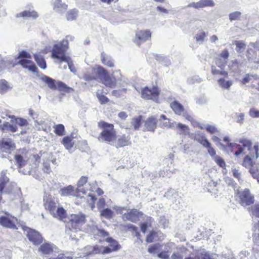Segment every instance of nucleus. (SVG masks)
I'll use <instances>...</instances> for the list:
<instances>
[{"mask_svg": "<svg viewBox=\"0 0 259 259\" xmlns=\"http://www.w3.org/2000/svg\"><path fill=\"white\" fill-rule=\"evenodd\" d=\"M67 49V40H64L60 42L55 44L52 50V57L58 59L60 64L63 62L67 63L70 71L75 72L76 69L71 58L65 55Z\"/></svg>", "mask_w": 259, "mask_h": 259, "instance_id": "obj_1", "label": "nucleus"}, {"mask_svg": "<svg viewBox=\"0 0 259 259\" xmlns=\"http://www.w3.org/2000/svg\"><path fill=\"white\" fill-rule=\"evenodd\" d=\"M98 126L103 128L99 136L100 141L109 142L115 140L116 134L112 124L101 121L98 123Z\"/></svg>", "mask_w": 259, "mask_h": 259, "instance_id": "obj_2", "label": "nucleus"}, {"mask_svg": "<svg viewBox=\"0 0 259 259\" xmlns=\"http://www.w3.org/2000/svg\"><path fill=\"white\" fill-rule=\"evenodd\" d=\"M41 79L45 83H46L51 89L56 90L57 89V85L55 82V80L52 78L44 75L41 78ZM56 84L58 87V89L59 91L64 92L66 93H70L74 91V90L72 88L68 87L65 83L62 81H57L56 82Z\"/></svg>", "mask_w": 259, "mask_h": 259, "instance_id": "obj_3", "label": "nucleus"}, {"mask_svg": "<svg viewBox=\"0 0 259 259\" xmlns=\"http://www.w3.org/2000/svg\"><path fill=\"white\" fill-rule=\"evenodd\" d=\"M95 73L99 76L102 82L106 87L114 88L116 84V79L109 75L107 71L101 66L94 68Z\"/></svg>", "mask_w": 259, "mask_h": 259, "instance_id": "obj_4", "label": "nucleus"}, {"mask_svg": "<svg viewBox=\"0 0 259 259\" xmlns=\"http://www.w3.org/2000/svg\"><path fill=\"white\" fill-rule=\"evenodd\" d=\"M98 235L102 237H107L105 239V241L109 243L108 246L105 247V253L107 254L110 253L112 252L116 251L120 249L121 246L119 245L118 242L113 239L112 237H108L109 234L107 232L102 229H98Z\"/></svg>", "mask_w": 259, "mask_h": 259, "instance_id": "obj_5", "label": "nucleus"}, {"mask_svg": "<svg viewBox=\"0 0 259 259\" xmlns=\"http://www.w3.org/2000/svg\"><path fill=\"white\" fill-rule=\"evenodd\" d=\"M227 63V61L222 60L221 58H216L214 61V64L211 65V71L213 75H221L225 77H228V72L224 70Z\"/></svg>", "mask_w": 259, "mask_h": 259, "instance_id": "obj_6", "label": "nucleus"}, {"mask_svg": "<svg viewBox=\"0 0 259 259\" xmlns=\"http://www.w3.org/2000/svg\"><path fill=\"white\" fill-rule=\"evenodd\" d=\"M15 149V144L10 138H4L0 141V158H7Z\"/></svg>", "mask_w": 259, "mask_h": 259, "instance_id": "obj_7", "label": "nucleus"}, {"mask_svg": "<svg viewBox=\"0 0 259 259\" xmlns=\"http://www.w3.org/2000/svg\"><path fill=\"white\" fill-rule=\"evenodd\" d=\"M141 97L146 100H152L157 102L159 95V90L157 87H153L150 89L145 87L141 90Z\"/></svg>", "mask_w": 259, "mask_h": 259, "instance_id": "obj_8", "label": "nucleus"}, {"mask_svg": "<svg viewBox=\"0 0 259 259\" xmlns=\"http://www.w3.org/2000/svg\"><path fill=\"white\" fill-rule=\"evenodd\" d=\"M23 228L25 231H27L26 236L29 240L34 245H38L42 243L44 238L38 231L31 228Z\"/></svg>", "mask_w": 259, "mask_h": 259, "instance_id": "obj_9", "label": "nucleus"}, {"mask_svg": "<svg viewBox=\"0 0 259 259\" xmlns=\"http://www.w3.org/2000/svg\"><path fill=\"white\" fill-rule=\"evenodd\" d=\"M238 194L241 205L246 206L253 203L254 197L248 189L246 188L243 191L238 192Z\"/></svg>", "mask_w": 259, "mask_h": 259, "instance_id": "obj_10", "label": "nucleus"}, {"mask_svg": "<svg viewBox=\"0 0 259 259\" xmlns=\"http://www.w3.org/2000/svg\"><path fill=\"white\" fill-rule=\"evenodd\" d=\"M144 214L137 209H128L127 212L122 215L123 220L128 221L133 223H137L143 217Z\"/></svg>", "mask_w": 259, "mask_h": 259, "instance_id": "obj_11", "label": "nucleus"}, {"mask_svg": "<svg viewBox=\"0 0 259 259\" xmlns=\"http://www.w3.org/2000/svg\"><path fill=\"white\" fill-rule=\"evenodd\" d=\"M170 106L176 114L182 116L188 120L192 119V117L188 113L184 106L178 101L171 102Z\"/></svg>", "mask_w": 259, "mask_h": 259, "instance_id": "obj_12", "label": "nucleus"}, {"mask_svg": "<svg viewBox=\"0 0 259 259\" xmlns=\"http://www.w3.org/2000/svg\"><path fill=\"white\" fill-rule=\"evenodd\" d=\"M85 223V215L82 212L77 214H71L68 216L66 223L71 225H83Z\"/></svg>", "mask_w": 259, "mask_h": 259, "instance_id": "obj_13", "label": "nucleus"}, {"mask_svg": "<svg viewBox=\"0 0 259 259\" xmlns=\"http://www.w3.org/2000/svg\"><path fill=\"white\" fill-rule=\"evenodd\" d=\"M151 36V33L149 30H143L138 31L136 33L135 42L137 45H140L141 44L150 39Z\"/></svg>", "mask_w": 259, "mask_h": 259, "instance_id": "obj_14", "label": "nucleus"}, {"mask_svg": "<svg viewBox=\"0 0 259 259\" xmlns=\"http://www.w3.org/2000/svg\"><path fill=\"white\" fill-rule=\"evenodd\" d=\"M7 216L0 217V225L3 227H16L18 224V219L12 215L9 216L6 213Z\"/></svg>", "mask_w": 259, "mask_h": 259, "instance_id": "obj_15", "label": "nucleus"}, {"mask_svg": "<svg viewBox=\"0 0 259 259\" xmlns=\"http://www.w3.org/2000/svg\"><path fill=\"white\" fill-rule=\"evenodd\" d=\"M215 4L213 0H200L195 3H191L187 5L186 8H194L195 9H200L206 7H213Z\"/></svg>", "mask_w": 259, "mask_h": 259, "instance_id": "obj_16", "label": "nucleus"}, {"mask_svg": "<svg viewBox=\"0 0 259 259\" xmlns=\"http://www.w3.org/2000/svg\"><path fill=\"white\" fill-rule=\"evenodd\" d=\"M18 130L17 126L14 123L13 119H11L10 122L5 121L2 124H0V131L3 133L10 132L12 133L16 132Z\"/></svg>", "mask_w": 259, "mask_h": 259, "instance_id": "obj_17", "label": "nucleus"}, {"mask_svg": "<svg viewBox=\"0 0 259 259\" xmlns=\"http://www.w3.org/2000/svg\"><path fill=\"white\" fill-rule=\"evenodd\" d=\"M167 199H169L172 203H176L178 202V203L180 202L181 199V196L177 191L173 189H169L164 195Z\"/></svg>", "mask_w": 259, "mask_h": 259, "instance_id": "obj_18", "label": "nucleus"}, {"mask_svg": "<svg viewBox=\"0 0 259 259\" xmlns=\"http://www.w3.org/2000/svg\"><path fill=\"white\" fill-rule=\"evenodd\" d=\"M18 64L21 65L23 68L27 69L29 71L35 73L37 72V68L34 63L29 60L21 59L18 62Z\"/></svg>", "mask_w": 259, "mask_h": 259, "instance_id": "obj_19", "label": "nucleus"}, {"mask_svg": "<svg viewBox=\"0 0 259 259\" xmlns=\"http://www.w3.org/2000/svg\"><path fill=\"white\" fill-rule=\"evenodd\" d=\"M53 217L67 223L68 216L67 215L66 210L62 206L58 207L52 214Z\"/></svg>", "mask_w": 259, "mask_h": 259, "instance_id": "obj_20", "label": "nucleus"}, {"mask_svg": "<svg viewBox=\"0 0 259 259\" xmlns=\"http://www.w3.org/2000/svg\"><path fill=\"white\" fill-rule=\"evenodd\" d=\"M157 120L154 116L149 117L145 122V127L147 131L154 132L157 127Z\"/></svg>", "mask_w": 259, "mask_h": 259, "instance_id": "obj_21", "label": "nucleus"}, {"mask_svg": "<svg viewBox=\"0 0 259 259\" xmlns=\"http://www.w3.org/2000/svg\"><path fill=\"white\" fill-rule=\"evenodd\" d=\"M38 16V14L33 10H25L16 15L17 18H30L33 20L36 19Z\"/></svg>", "mask_w": 259, "mask_h": 259, "instance_id": "obj_22", "label": "nucleus"}, {"mask_svg": "<svg viewBox=\"0 0 259 259\" xmlns=\"http://www.w3.org/2000/svg\"><path fill=\"white\" fill-rule=\"evenodd\" d=\"M44 206L45 208L49 210L52 215L56 209V202L55 200L51 198L44 199Z\"/></svg>", "mask_w": 259, "mask_h": 259, "instance_id": "obj_23", "label": "nucleus"}, {"mask_svg": "<svg viewBox=\"0 0 259 259\" xmlns=\"http://www.w3.org/2000/svg\"><path fill=\"white\" fill-rule=\"evenodd\" d=\"M173 129L177 130L178 134L180 135H187L189 133V127L181 123L174 122V128Z\"/></svg>", "mask_w": 259, "mask_h": 259, "instance_id": "obj_24", "label": "nucleus"}, {"mask_svg": "<svg viewBox=\"0 0 259 259\" xmlns=\"http://www.w3.org/2000/svg\"><path fill=\"white\" fill-rule=\"evenodd\" d=\"M53 251L52 245L48 242L42 243L38 248V251L43 254H50Z\"/></svg>", "mask_w": 259, "mask_h": 259, "instance_id": "obj_25", "label": "nucleus"}, {"mask_svg": "<svg viewBox=\"0 0 259 259\" xmlns=\"http://www.w3.org/2000/svg\"><path fill=\"white\" fill-rule=\"evenodd\" d=\"M59 193L61 196H74L75 194L74 187L71 185L61 188Z\"/></svg>", "mask_w": 259, "mask_h": 259, "instance_id": "obj_26", "label": "nucleus"}, {"mask_svg": "<svg viewBox=\"0 0 259 259\" xmlns=\"http://www.w3.org/2000/svg\"><path fill=\"white\" fill-rule=\"evenodd\" d=\"M218 83L222 89L229 90L233 81L232 80H226L224 77H222L218 80Z\"/></svg>", "mask_w": 259, "mask_h": 259, "instance_id": "obj_27", "label": "nucleus"}, {"mask_svg": "<svg viewBox=\"0 0 259 259\" xmlns=\"http://www.w3.org/2000/svg\"><path fill=\"white\" fill-rule=\"evenodd\" d=\"M102 63L109 67H114V62L111 57L104 53H102L101 55Z\"/></svg>", "mask_w": 259, "mask_h": 259, "instance_id": "obj_28", "label": "nucleus"}, {"mask_svg": "<svg viewBox=\"0 0 259 259\" xmlns=\"http://www.w3.org/2000/svg\"><path fill=\"white\" fill-rule=\"evenodd\" d=\"M12 87L5 79L0 80V94H4L11 90Z\"/></svg>", "mask_w": 259, "mask_h": 259, "instance_id": "obj_29", "label": "nucleus"}, {"mask_svg": "<svg viewBox=\"0 0 259 259\" xmlns=\"http://www.w3.org/2000/svg\"><path fill=\"white\" fill-rule=\"evenodd\" d=\"M131 144L130 138L125 135L122 136L119 138L116 143V147L117 148L128 146Z\"/></svg>", "mask_w": 259, "mask_h": 259, "instance_id": "obj_30", "label": "nucleus"}, {"mask_svg": "<svg viewBox=\"0 0 259 259\" xmlns=\"http://www.w3.org/2000/svg\"><path fill=\"white\" fill-rule=\"evenodd\" d=\"M34 58L37 65L42 69L47 68V64L45 58L40 54H34Z\"/></svg>", "mask_w": 259, "mask_h": 259, "instance_id": "obj_31", "label": "nucleus"}, {"mask_svg": "<svg viewBox=\"0 0 259 259\" xmlns=\"http://www.w3.org/2000/svg\"><path fill=\"white\" fill-rule=\"evenodd\" d=\"M78 14L77 9H73L68 11L66 14V17L67 21H73L76 19Z\"/></svg>", "mask_w": 259, "mask_h": 259, "instance_id": "obj_32", "label": "nucleus"}, {"mask_svg": "<svg viewBox=\"0 0 259 259\" xmlns=\"http://www.w3.org/2000/svg\"><path fill=\"white\" fill-rule=\"evenodd\" d=\"M92 250H91L90 254H107L105 253V247L103 246H99L98 245L91 246Z\"/></svg>", "mask_w": 259, "mask_h": 259, "instance_id": "obj_33", "label": "nucleus"}, {"mask_svg": "<svg viewBox=\"0 0 259 259\" xmlns=\"http://www.w3.org/2000/svg\"><path fill=\"white\" fill-rule=\"evenodd\" d=\"M16 164L19 168L24 167L27 163V161L20 154H16L14 157Z\"/></svg>", "mask_w": 259, "mask_h": 259, "instance_id": "obj_34", "label": "nucleus"}, {"mask_svg": "<svg viewBox=\"0 0 259 259\" xmlns=\"http://www.w3.org/2000/svg\"><path fill=\"white\" fill-rule=\"evenodd\" d=\"M9 118L13 119L14 123L20 125V126H24L28 125V122L26 119L22 118L16 117L14 115L10 116Z\"/></svg>", "mask_w": 259, "mask_h": 259, "instance_id": "obj_35", "label": "nucleus"}, {"mask_svg": "<svg viewBox=\"0 0 259 259\" xmlns=\"http://www.w3.org/2000/svg\"><path fill=\"white\" fill-rule=\"evenodd\" d=\"M114 212L110 208H103L100 210V215L107 219H110L113 217Z\"/></svg>", "mask_w": 259, "mask_h": 259, "instance_id": "obj_36", "label": "nucleus"}, {"mask_svg": "<svg viewBox=\"0 0 259 259\" xmlns=\"http://www.w3.org/2000/svg\"><path fill=\"white\" fill-rule=\"evenodd\" d=\"M156 60L166 67H169L171 64L170 59L163 55H157L156 56Z\"/></svg>", "mask_w": 259, "mask_h": 259, "instance_id": "obj_37", "label": "nucleus"}, {"mask_svg": "<svg viewBox=\"0 0 259 259\" xmlns=\"http://www.w3.org/2000/svg\"><path fill=\"white\" fill-rule=\"evenodd\" d=\"M142 218L143 219L141 223L140 227H151L154 220L149 216H143Z\"/></svg>", "mask_w": 259, "mask_h": 259, "instance_id": "obj_38", "label": "nucleus"}, {"mask_svg": "<svg viewBox=\"0 0 259 259\" xmlns=\"http://www.w3.org/2000/svg\"><path fill=\"white\" fill-rule=\"evenodd\" d=\"M246 56L249 61L255 62L257 61V55L251 48H248L247 51Z\"/></svg>", "mask_w": 259, "mask_h": 259, "instance_id": "obj_39", "label": "nucleus"}, {"mask_svg": "<svg viewBox=\"0 0 259 259\" xmlns=\"http://www.w3.org/2000/svg\"><path fill=\"white\" fill-rule=\"evenodd\" d=\"M158 236L157 232L154 231H152L147 236L146 240L148 243H151L154 241L158 240Z\"/></svg>", "mask_w": 259, "mask_h": 259, "instance_id": "obj_40", "label": "nucleus"}, {"mask_svg": "<svg viewBox=\"0 0 259 259\" xmlns=\"http://www.w3.org/2000/svg\"><path fill=\"white\" fill-rule=\"evenodd\" d=\"M252 237L254 245L259 249V228H255Z\"/></svg>", "mask_w": 259, "mask_h": 259, "instance_id": "obj_41", "label": "nucleus"}, {"mask_svg": "<svg viewBox=\"0 0 259 259\" xmlns=\"http://www.w3.org/2000/svg\"><path fill=\"white\" fill-rule=\"evenodd\" d=\"M55 133L59 136H62L65 135V127L62 124H58L54 127Z\"/></svg>", "mask_w": 259, "mask_h": 259, "instance_id": "obj_42", "label": "nucleus"}, {"mask_svg": "<svg viewBox=\"0 0 259 259\" xmlns=\"http://www.w3.org/2000/svg\"><path fill=\"white\" fill-rule=\"evenodd\" d=\"M62 144L67 150H70L73 147V144L71 142V139L69 137H65L63 138Z\"/></svg>", "mask_w": 259, "mask_h": 259, "instance_id": "obj_43", "label": "nucleus"}, {"mask_svg": "<svg viewBox=\"0 0 259 259\" xmlns=\"http://www.w3.org/2000/svg\"><path fill=\"white\" fill-rule=\"evenodd\" d=\"M241 15V13L240 11H235L231 13L229 15V20L231 21L235 20H239Z\"/></svg>", "mask_w": 259, "mask_h": 259, "instance_id": "obj_44", "label": "nucleus"}, {"mask_svg": "<svg viewBox=\"0 0 259 259\" xmlns=\"http://www.w3.org/2000/svg\"><path fill=\"white\" fill-rule=\"evenodd\" d=\"M142 116H139L137 118L133 119L132 121V124L134 126L135 130H138L141 124Z\"/></svg>", "mask_w": 259, "mask_h": 259, "instance_id": "obj_45", "label": "nucleus"}, {"mask_svg": "<svg viewBox=\"0 0 259 259\" xmlns=\"http://www.w3.org/2000/svg\"><path fill=\"white\" fill-rule=\"evenodd\" d=\"M239 142L242 144L244 147H247L248 150H250L252 144L250 140L242 138L239 140Z\"/></svg>", "mask_w": 259, "mask_h": 259, "instance_id": "obj_46", "label": "nucleus"}, {"mask_svg": "<svg viewBox=\"0 0 259 259\" xmlns=\"http://www.w3.org/2000/svg\"><path fill=\"white\" fill-rule=\"evenodd\" d=\"M206 37V34L204 31H200L199 33H198L196 36V40L198 43H202L204 38Z\"/></svg>", "mask_w": 259, "mask_h": 259, "instance_id": "obj_47", "label": "nucleus"}, {"mask_svg": "<svg viewBox=\"0 0 259 259\" xmlns=\"http://www.w3.org/2000/svg\"><path fill=\"white\" fill-rule=\"evenodd\" d=\"M214 161L221 167L224 168L226 166L224 159L219 156H215L213 158Z\"/></svg>", "mask_w": 259, "mask_h": 259, "instance_id": "obj_48", "label": "nucleus"}, {"mask_svg": "<svg viewBox=\"0 0 259 259\" xmlns=\"http://www.w3.org/2000/svg\"><path fill=\"white\" fill-rule=\"evenodd\" d=\"M161 245L160 244H155L149 247L148 251L150 253H155L157 250L161 249Z\"/></svg>", "mask_w": 259, "mask_h": 259, "instance_id": "obj_49", "label": "nucleus"}, {"mask_svg": "<svg viewBox=\"0 0 259 259\" xmlns=\"http://www.w3.org/2000/svg\"><path fill=\"white\" fill-rule=\"evenodd\" d=\"M201 81V79L198 76H193L189 77L187 79V82L189 84H193L195 82L200 83Z\"/></svg>", "mask_w": 259, "mask_h": 259, "instance_id": "obj_50", "label": "nucleus"}, {"mask_svg": "<svg viewBox=\"0 0 259 259\" xmlns=\"http://www.w3.org/2000/svg\"><path fill=\"white\" fill-rule=\"evenodd\" d=\"M236 50L237 52L241 53L242 52L245 48L246 45L242 42V41H237L236 42Z\"/></svg>", "mask_w": 259, "mask_h": 259, "instance_id": "obj_51", "label": "nucleus"}, {"mask_svg": "<svg viewBox=\"0 0 259 259\" xmlns=\"http://www.w3.org/2000/svg\"><path fill=\"white\" fill-rule=\"evenodd\" d=\"M252 164H253L251 158L248 155L246 156L243 162V165L246 167L250 166H251Z\"/></svg>", "mask_w": 259, "mask_h": 259, "instance_id": "obj_52", "label": "nucleus"}, {"mask_svg": "<svg viewBox=\"0 0 259 259\" xmlns=\"http://www.w3.org/2000/svg\"><path fill=\"white\" fill-rule=\"evenodd\" d=\"M88 177L82 176L77 182V187H81L84 186L88 182Z\"/></svg>", "mask_w": 259, "mask_h": 259, "instance_id": "obj_53", "label": "nucleus"}, {"mask_svg": "<svg viewBox=\"0 0 259 259\" xmlns=\"http://www.w3.org/2000/svg\"><path fill=\"white\" fill-rule=\"evenodd\" d=\"M205 128L210 134H214L218 131L217 127L213 125L207 124Z\"/></svg>", "mask_w": 259, "mask_h": 259, "instance_id": "obj_54", "label": "nucleus"}, {"mask_svg": "<svg viewBox=\"0 0 259 259\" xmlns=\"http://www.w3.org/2000/svg\"><path fill=\"white\" fill-rule=\"evenodd\" d=\"M18 58L26 59V58H31V56L29 53L25 51H22L19 53Z\"/></svg>", "mask_w": 259, "mask_h": 259, "instance_id": "obj_55", "label": "nucleus"}, {"mask_svg": "<svg viewBox=\"0 0 259 259\" xmlns=\"http://www.w3.org/2000/svg\"><path fill=\"white\" fill-rule=\"evenodd\" d=\"M249 114L252 118L259 117V111L254 108H251L249 110Z\"/></svg>", "mask_w": 259, "mask_h": 259, "instance_id": "obj_56", "label": "nucleus"}, {"mask_svg": "<svg viewBox=\"0 0 259 259\" xmlns=\"http://www.w3.org/2000/svg\"><path fill=\"white\" fill-rule=\"evenodd\" d=\"M97 97L101 104H105L109 101V99L104 95L98 94Z\"/></svg>", "mask_w": 259, "mask_h": 259, "instance_id": "obj_57", "label": "nucleus"}, {"mask_svg": "<svg viewBox=\"0 0 259 259\" xmlns=\"http://www.w3.org/2000/svg\"><path fill=\"white\" fill-rule=\"evenodd\" d=\"M126 90L125 89H121L118 90H114L112 92V95L116 97H120L123 93H125Z\"/></svg>", "mask_w": 259, "mask_h": 259, "instance_id": "obj_58", "label": "nucleus"}, {"mask_svg": "<svg viewBox=\"0 0 259 259\" xmlns=\"http://www.w3.org/2000/svg\"><path fill=\"white\" fill-rule=\"evenodd\" d=\"M158 223L159 226L165 227L168 224V221L166 219L165 217L161 216L159 218Z\"/></svg>", "mask_w": 259, "mask_h": 259, "instance_id": "obj_59", "label": "nucleus"}, {"mask_svg": "<svg viewBox=\"0 0 259 259\" xmlns=\"http://www.w3.org/2000/svg\"><path fill=\"white\" fill-rule=\"evenodd\" d=\"M252 210L253 214L259 218V203L255 204Z\"/></svg>", "mask_w": 259, "mask_h": 259, "instance_id": "obj_60", "label": "nucleus"}, {"mask_svg": "<svg viewBox=\"0 0 259 259\" xmlns=\"http://www.w3.org/2000/svg\"><path fill=\"white\" fill-rule=\"evenodd\" d=\"M113 209H114L116 211L117 213L123 214H124L123 210H126V207L118 206H114L113 207Z\"/></svg>", "mask_w": 259, "mask_h": 259, "instance_id": "obj_61", "label": "nucleus"}, {"mask_svg": "<svg viewBox=\"0 0 259 259\" xmlns=\"http://www.w3.org/2000/svg\"><path fill=\"white\" fill-rule=\"evenodd\" d=\"M105 205V200L104 198H100L97 203V206L98 209L104 208Z\"/></svg>", "mask_w": 259, "mask_h": 259, "instance_id": "obj_62", "label": "nucleus"}, {"mask_svg": "<svg viewBox=\"0 0 259 259\" xmlns=\"http://www.w3.org/2000/svg\"><path fill=\"white\" fill-rule=\"evenodd\" d=\"M232 173L234 177L237 179L239 181H242L241 179V173L239 172L238 169H237L236 168H233Z\"/></svg>", "mask_w": 259, "mask_h": 259, "instance_id": "obj_63", "label": "nucleus"}, {"mask_svg": "<svg viewBox=\"0 0 259 259\" xmlns=\"http://www.w3.org/2000/svg\"><path fill=\"white\" fill-rule=\"evenodd\" d=\"M158 257L162 259H169V254L168 251H164L159 253L157 255Z\"/></svg>", "mask_w": 259, "mask_h": 259, "instance_id": "obj_64", "label": "nucleus"}]
</instances>
